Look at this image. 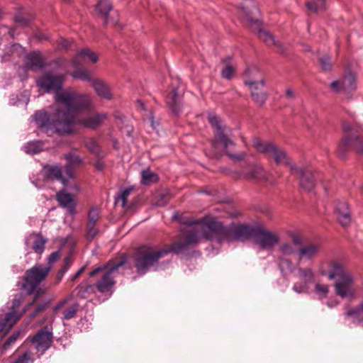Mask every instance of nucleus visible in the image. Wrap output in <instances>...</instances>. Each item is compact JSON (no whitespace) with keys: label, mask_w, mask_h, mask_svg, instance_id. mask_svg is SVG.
<instances>
[{"label":"nucleus","mask_w":363,"mask_h":363,"mask_svg":"<svg viewBox=\"0 0 363 363\" xmlns=\"http://www.w3.org/2000/svg\"><path fill=\"white\" fill-rule=\"evenodd\" d=\"M65 158L67 161V164L71 165H79L82 162V159L74 152H69L65 155Z\"/></svg>","instance_id":"09e8293b"},{"label":"nucleus","mask_w":363,"mask_h":363,"mask_svg":"<svg viewBox=\"0 0 363 363\" xmlns=\"http://www.w3.org/2000/svg\"><path fill=\"white\" fill-rule=\"evenodd\" d=\"M30 241H33L32 248L35 252L42 255L45 250L47 240L40 233H32L26 239L25 244L28 246Z\"/></svg>","instance_id":"bb28decb"},{"label":"nucleus","mask_w":363,"mask_h":363,"mask_svg":"<svg viewBox=\"0 0 363 363\" xmlns=\"http://www.w3.org/2000/svg\"><path fill=\"white\" fill-rule=\"evenodd\" d=\"M330 87L336 92H340L341 91H344V89L342 88V80L333 81L330 84Z\"/></svg>","instance_id":"052dcab7"},{"label":"nucleus","mask_w":363,"mask_h":363,"mask_svg":"<svg viewBox=\"0 0 363 363\" xmlns=\"http://www.w3.org/2000/svg\"><path fill=\"white\" fill-rule=\"evenodd\" d=\"M56 199L59 204L62 207L67 208L70 214L74 215L75 213L77 201L73 195L67 193L63 189L57 193Z\"/></svg>","instance_id":"5701e85b"},{"label":"nucleus","mask_w":363,"mask_h":363,"mask_svg":"<svg viewBox=\"0 0 363 363\" xmlns=\"http://www.w3.org/2000/svg\"><path fill=\"white\" fill-rule=\"evenodd\" d=\"M334 287L336 294L342 298H353L356 294L354 279L351 274L345 275L342 279H337Z\"/></svg>","instance_id":"9b49d317"},{"label":"nucleus","mask_w":363,"mask_h":363,"mask_svg":"<svg viewBox=\"0 0 363 363\" xmlns=\"http://www.w3.org/2000/svg\"><path fill=\"white\" fill-rule=\"evenodd\" d=\"M25 52L24 48L18 43H15L6 48V52L1 56L2 61H7L11 56L20 57Z\"/></svg>","instance_id":"473e14b6"},{"label":"nucleus","mask_w":363,"mask_h":363,"mask_svg":"<svg viewBox=\"0 0 363 363\" xmlns=\"http://www.w3.org/2000/svg\"><path fill=\"white\" fill-rule=\"evenodd\" d=\"M88 60L92 63H96L98 61V55L88 48H83L73 58L72 64L75 68H78Z\"/></svg>","instance_id":"b1692460"},{"label":"nucleus","mask_w":363,"mask_h":363,"mask_svg":"<svg viewBox=\"0 0 363 363\" xmlns=\"http://www.w3.org/2000/svg\"><path fill=\"white\" fill-rule=\"evenodd\" d=\"M15 21L17 23H19L21 24H22L23 26H26L28 24V21H26V19H24L22 16H21L20 15H17L15 17Z\"/></svg>","instance_id":"0e129e2a"},{"label":"nucleus","mask_w":363,"mask_h":363,"mask_svg":"<svg viewBox=\"0 0 363 363\" xmlns=\"http://www.w3.org/2000/svg\"><path fill=\"white\" fill-rule=\"evenodd\" d=\"M130 194V189H123L121 192L120 199L121 200V206L122 207H125L127 203L128 197Z\"/></svg>","instance_id":"5fc2aeb1"},{"label":"nucleus","mask_w":363,"mask_h":363,"mask_svg":"<svg viewBox=\"0 0 363 363\" xmlns=\"http://www.w3.org/2000/svg\"><path fill=\"white\" fill-rule=\"evenodd\" d=\"M34 359L30 351H26L21 354L16 355L11 363H33Z\"/></svg>","instance_id":"37998d69"},{"label":"nucleus","mask_w":363,"mask_h":363,"mask_svg":"<svg viewBox=\"0 0 363 363\" xmlns=\"http://www.w3.org/2000/svg\"><path fill=\"white\" fill-rule=\"evenodd\" d=\"M86 267L85 266H83L74 275H73L71 278H70V280L71 281H74L77 279H78V277L82 274V273L84 271Z\"/></svg>","instance_id":"e2e57ef3"},{"label":"nucleus","mask_w":363,"mask_h":363,"mask_svg":"<svg viewBox=\"0 0 363 363\" xmlns=\"http://www.w3.org/2000/svg\"><path fill=\"white\" fill-rule=\"evenodd\" d=\"M70 46V42L63 38L57 40V47L59 49H67Z\"/></svg>","instance_id":"13d9d810"},{"label":"nucleus","mask_w":363,"mask_h":363,"mask_svg":"<svg viewBox=\"0 0 363 363\" xmlns=\"http://www.w3.org/2000/svg\"><path fill=\"white\" fill-rule=\"evenodd\" d=\"M306 7L308 10L317 12L319 10L325 9V0H315V1H308L306 3Z\"/></svg>","instance_id":"49530a36"},{"label":"nucleus","mask_w":363,"mask_h":363,"mask_svg":"<svg viewBox=\"0 0 363 363\" xmlns=\"http://www.w3.org/2000/svg\"><path fill=\"white\" fill-rule=\"evenodd\" d=\"M320 65L323 70L328 71L331 68L330 58L328 55H324L320 58Z\"/></svg>","instance_id":"8fccbe9b"},{"label":"nucleus","mask_w":363,"mask_h":363,"mask_svg":"<svg viewBox=\"0 0 363 363\" xmlns=\"http://www.w3.org/2000/svg\"><path fill=\"white\" fill-rule=\"evenodd\" d=\"M238 178L247 180H262L267 181V174L262 166L251 164L249 171L246 173H238Z\"/></svg>","instance_id":"4be33fe9"},{"label":"nucleus","mask_w":363,"mask_h":363,"mask_svg":"<svg viewBox=\"0 0 363 363\" xmlns=\"http://www.w3.org/2000/svg\"><path fill=\"white\" fill-rule=\"evenodd\" d=\"M64 82V75L46 72L37 79L36 84L40 89H44L46 93H54L56 101L57 94H61L64 91L62 90Z\"/></svg>","instance_id":"1a4fd4ad"},{"label":"nucleus","mask_w":363,"mask_h":363,"mask_svg":"<svg viewBox=\"0 0 363 363\" xmlns=\"http://www.w3.org/2000/svg\"><path fill=\"white\" fill-rule=\"evenodd\" d=\"M62 318L69 320L76 316L79 308V304L77 301L72 300V295H69L60 301H59L53 308V311L57 313L60 310L62 309Z\"/></svg>","instance_id":"2eb2a0df"},{"label":"nucleus","mask_w":363,"mask_h":363,"mask_svg":"<svg viewBox=\"0 0 363 363\" xmlns=\"http://www.w3.org/2000/svg\"><path fill=\"white\" fill-rule=\"evenodd\" d=\"M245 83L249 86L253 101L259 106L263 105L267 99V94L264 91V81H246Z\"/></svg>","instance_id":"a211bd4d"},{"label":"nucleus","mask_w":363,"mask_h":363,"mask_svg":"<svg viewBox=\"0 0 363 363\" xmlns=\"http://www.w3.org/2000/svg\"><path fill=\"white\" fill-rule=\"evenodd\" d=\"M86 148L92 153L97 156H100V147L96 141L93 138H89L85 142Z\"/></svg>","instance_id":"de8ad7c7"},{"label":"nucleus","mask_w":363,"mask_h":363,"mask_svg":"<svg viewBox=\"0 0 363 363\" xmlns=\"http://www.w3.org/2000/svg\"><path fill=\"white\" fill-rule=\"evenodd\" d=\"M291 174L300 175V185L305 191H310L314 187L313 176L312 172L306 168H299L296 165L291 166Z\"/></svg>","instance_id":"6ab92c4d"},{"label":"nucleus","mask_w":363,"mask_h":363,"mask_svg":"<svg viewBox=\"0 0 363 363\" xmlns=\"http://www.w3.org/2000/svg\"><path fill=\"white\" fill-rule=\"evenodd\" d=\"M96 9L106 21L108 13L112 9V4L108 0H99L98 4L96 5Z\"/></svg>","instance_id":"c9c22d12"},{"label":"nucleus","mask_w":363,"mask_h":363,"mask_svg":"<svg viewBox=\"0 0 363 363\" xmlns=\"http://www.w3.org/2000/svg\"><path fill=\"white\" fill-rule=\"evenodd\" d=\"M157 200L156 201V204L157 206H164L165 205L169 200L170 196L169 193H160L157 195Z\"/></svg>","instance_id":"603ef678"},{"label":"nucleus","mask_w":363,"mask_h":363,"mask_svg":"<svg viewBox=\"0 0 363 363\" xmlns=\"http://www.w3.org/2000/svg\"><path fill=\"white\" fill-rule=\"evenodd\" d=\"M337 218L339 223L343 226H347L350 224L352 218L351 212L347 202L339 201L336 206Z\"/></svg>","instance_id":"a878e982"},{"label":"nucleus","mask_w":363,"mask_h":363,"mask_svg":"<svg viewBox=\"0 0 363 363\" xmlns=\"http://www.w3.org/2000/svg\"><path fill=\"white\" fill-rule=\"evenodd\" d=\"M345 316L354 324H361L363 326V302L357 308L346 311Z\"/></svg>","instance_id":"7c9ffc66"},{"label":"nucleus","mask_w":363,"mask_h":363,"mask_svg":"<svg viewBox=\"0 0 363 363\" xmlns=\"http://www.w3.org/2000/svg\"><path fill=\"white\" fill-rule=\"evenodd\" d=\"M255 244L260 250H272L278 244L280 238L275 232L258 227L254 230Z\"/></svg>","instance_id":"9d476101"},{"label":"nucleus","mask_w":363,"mask_h":363,"mask_svg":"<svg viewBox=\"0 0 363 363\" xmlns=\"http://www.w3.org/2000/svg\"><path fill=\"white\" fill-rule=\"evenodd\" d=\"M242 11L245 16L246 21L252 29L257 30L258 38L266 43L268 46H275L282 52V47L281 43L276 40L274 35L269 31L262 30L260 28L261 22L258 18L259 15V11L256 6H253L250 12L245 11L244 8H242Z\"/></svg>","instance_id":"423d86ee"},{"label":"nucleus","mask_w":363,"mask_h":363,"mask_svg":"<svg viewBox=\"0 0 363 363\" xmlns=\"http://www.w3.org/2000/svg\"><path fill=\"white\" fill-rule=\"evenodd\" d=\"M182 231L183 238L179 242L172 244L169 247L160 250H154L150 245H143L139 247L135 254V267L137 273L144 275L151 268L158 270L160 268L159 261L161 258L164 257L171 252L177 254L197 243L196 236H191V233H186L185 226Z\"/></svg>","instance_id":"7ed1b4c3"},{"label":"nucleus","mask_w":363,"mask_h":363,"mask_svg":"<svg viewBox=\"0 0 363 363\" xmlns=\"http://www.w3.org/2000/svg\"><path fill=\"white\" fill-rule=\"evenodd\" d=\"M72 257L71 255H67L63 262V265L62 267V269H65V271H68L70 267L72 264Z\"/></svg>","instance_id":"4d7b16f0"},{"label":"nucleus","mask_w":363,"mask_h":363,"mask_svg":"<svg viewBox=\"0 0 363 363\" xmlns=\"http://www.w3.org/2000/svg\"><path fill=\"white\" fill-rule=\"evenodd\" d=\"M41 173L43 177L48 180L60 181L64 186H68V184H67V179L62 174V168L58 165H45L43 168Z\"/></svg>","instance_id":"412c9836"},{"label":"nucleus","mask_w":363,"mask_h":363,"mask_svg":"<svg viewBox=\"0 0 363 363\" xmlns=\"http://www.w3.org/2000/svg\"><path fill=\"white\" fill-rule=\"evenodd\" d=\"M106 118L107 114L104 112L88 115L86 117H81V116H79L74 119V125H80L86 128L96 129L100 126Z\"/></svg>","instance_id":"f3484780"},{"label":"nucleus","mask_w":363,"mask_h":363,"mask_svg":"<svg viewBox=\"0 0 363 363\" xmlns=\"http://www.w3.org/2000/svg\"><path fill=\"white\" fill-rule=\"evenodd\" d=\"M50 271V266H43V264L34 265L26 272L22 288L28 294H32L40 283L46 279Z\"/></svg>","instance_id":"6e6552de"},{"label":"nucleus","mask_w":363,"mask_h":363,"mask_svg":"<svg viewBox=\"0 0 363 363\" xmlns=\"http://www.w3.org/2000/svg\"><path fill=\"white\" fill-rule=\"evenodd\" d=\"M321 251V245L315 242H310L300 246L297 250L298 263L303 262H313Z\"/></svg>","instance_id":"4468645a"},{"label":"nucleus","mask_w":363,"mask_h":363,"mask_svg":"<svg viewBox=\"0 0 363 363\" xmlns=\"http://www.w3.org/2000/svg\"><path fill=\"white\" fill-rule=\"evenodd\" d=\"M47 305L46 302L39 304L31 314V318H34L38 313L43 311L46 308Z\"/></svg>","instance_id":"680f3d73"},{"label":"nucleus","mask_w":363,"mask_h":363,"mask_svg":"<svg viewBox=\"0 0 363 363\" xmlns=\"http://www.w3.org/2000/svg\"><path fill=\"white\" fill-rule=\"evenodd\" d=\"M341 80L344 91H351L356 88V77L354 74L348 73Z\"/></svg>","instance_id":"e433bc0d"},{"label":"nucleus","mask_w":363,"mask_h":363,"mask_svg":"<svg viewBox=\"0 0 363 363\" xmlns=\"http://www.w3.org/2000/svg\"><path fill=\"white\" fill-rule=\"evenodd\" d=\"M279 252L283 255H296L297 250L294 248V247L288 242L281 243L278 248Z\"/></svg>","instance_id":"c03bdc74"},{"label":"nucleus","mask_w":363,"mask_h":363,"mask_svg":"<svg viewBox=\"0 0 363 363\" xmlns=\"http://www.w3.org/2000/svg\"><path fill=\"white\" fill-rule=\"evenodd\" d=\"M73 165H71L69 164H67L65 165V177L67 180V179H72L74 177V169H73Z\"/></svg>","instance_id":"bf43d9fd"},{"label":"nucleus","mask_w":363,"mask_h":363,"mask_svg":"<svg viewBox=\"0 0 363 363\" xmlns=\"http://www.w3.org/2000/svg\"><path fill=\"white\" fill-rule=\"evenodd\" d=\"M208 120L211 126L215 129L214 138L211 142V147L214 152L223 150L232 160L240 161L245 159L246 153H233L235 147V142L227 134L228 128L223 125L219 118L215 114H209Z\"/></svg>","instance_id":"20e7f679"},{"label":"nucleus","mask_w":363,"mask_h":363,"mask_svg":"<svg viewBox=\"0 0 363 363\" xmlns=\"http://www.w3.org/2000/svg\"><path fill=\"white\" fill-rule=\"evenodd\" d=\"M252 143L257 152L272 156L277 164L289 166L290 169L291 165H296L291 163V158L286 155V152L274 143L264 142L257 138L253 139Z\"/></svg>","instance_id":"0eeeda50"},{"label":"nucleus","mask_w":363,"mask_h":363,"mask_svg":"<svg viewBox=\"0 0 363 363\" xmlns=\"http://www.w3.org/2000/svg\"><path fill=\"white\" fill-rule=\"evenodd\" d=\"M56 103L59 107L53 114L37 111L33 115L38 128L48 133L63 135L72 133L74 119L80 116V112L93 108V100L90 95L79 94L70 89L57 94Z\"/></svg>","instance_id":"f257e3e1"},{"label":"nucleus","mask_w":363,"mask_h":363,"mask_svg":"<svg viewBox=\"0 0 363 363\" xmlns=\"http://www.w3.org/2000/svg\"><path fill=\"white\" fill-rule=\"evenodd\" d=\"M23 294L21 293L17 294L14 296L11 306H8V308L12 311H18V309L23 303Z\"/></svg>","instance_id":"a18cd8bd"},{"label":"nucleus","mask_w":363,"mask_h":363,"mask_svg":"<svg viewBox=\"0 0 363 363\" xmlns=\"http://www.w3.org/2000/svg\"><path fill=\"white\" fill-rule=\"evenodd\" d=\"M314 291L318 295L319 299L328 298L329 294V286L328 284L317 282L314 286Z\"/></svg>","instance_id":"a19ab883"},{"label":"nucleus","mask_w":363,"mask_h":363,"mask_svg":"<svg viewBox=\"0 0 363 363\" xmlns=\"http://www.w3.org/2000/svg\"><path fill=\"white\" fill-rule=\"evenodd\" d=\"M61 256V252L60 250H58V251H55V252H52L48 258V262L50 264H53L54 262H57L59 258Z\"/></svg>","instance_id":"6e6d98bb"},{"label":"nucleus","mask_w":363,"mask_h":363,"mask_svg":"<svg viewBox=\"0 0 363 363\" xmlns=\"http://www.w3.org/2000/svg\"><path fill=\"white\" fill-rule=\"evenodd\" d=\"M70 75L74 79H79L83 81L89 82L91 84V81L95 79V78L91 77V72L85 68L78 69L76 71L71 72Z\"/></svg>","instance_id":"f704fd0d"},{"label":"nucleus","mask_w":363,"mask_h":363,"mask_svg":"<svg viewBox=\"0 0 363 363\" xmlns=\"http://www.w3.org/2000/svg\"><path fill=\"white\" fill-rule=\"evenodd\" d=\"M285 94H286V96L289 98V99H294L295 98V93L294 91L289 88L286 90L285 91Z\"/></svg>","instance_id":"69168bd1"},{"label":"nucleus","mask_w":363,"mask_h":363,"mask_svg":"<svg viewBox=\"0 0 363 363\" xmlns=\"http://www.w3.org/2000/svg\"><path fill=\"white\" fill-rule=\"evenodd\" d=\"M289 236L291 238L293 244L296 246L302 245L303 238L298 233L294 232H290Z\"/></svg>","instance_id":"3c124183"},{"label":"nucleus","mask_w":363,"mask_h":363,"mask_svg":"<svg viewBox=\"0 0 363 363\" xmlns=\"http://www.w3.org/2000/svg\"><path fill=\"white\" fill-rule=\"evenodd\" d=\"M96 290L95 285L81 283L75 288L73 294L78 298L91 299L93 296L96 295Z\"/></svg>","instance_id":"c85d7f7f"},{"label":"nucleus","mask_w":363,"mask_h":363,"mask_svg":"<svg viewBox=\"0 0 363 363\" xmlns=\"http://www.w3.org/2000/svg\"><path fill=\"white\" fill-rule=\"evenodd\" d=\"M330 272L328 274L330 280L335 279V278L342 279L345 275H348L350 273L344 271L343 266L337 262H332L330 263Z\"/></svg>","instance_id":"72a5a7b5"},{"label":"nucleus","mask_w":363,"mask_h":363,"mask_svg":"<svg viewBox=\"0 0 363 363\" xmlns=\"http://www.w3.org/2000/svg\"><path fill=\"white\" fill-rule=\"evenodd\" d=\"M141 182L145 185L156 183L159 177L154 172H151L149 169H144L141 172Z\"/></svg>","instance_id":"58836bf2"},{"label":"nucleus","mask_w":363,"mask_h":363,"mask_svg":"<svg viewBox=\"0 0 363 363\" xmlns=\"http://www.w3.org/2000/svg\"><path fill=\"white\" fill-rule=\"evenodd\" d=\"M69 189L72 190V191H74L76 192H79V187L78 186L77 184L76 183H73L72 184L69 186Z\"/></svg>","instance_id":"774afa93"},{"label":"nucleus","mask_w":363,"mask_h":363,"mask_svg":"<svg viewBox=\"0 0 363 363\" xmlns=\"http://www.w3.org/2000/svg\"><path fill=\"white\" fill-rule=\"evenodd\" d=\"M33 303V301L28 304L21 311H10L6 313L5 317L0 318V332L6 330H10L16 322L21 318V316L26 312L28 308Z\"/></svg>","instance_id":"aec40b11"},{"label":"nucleus","mask_w":363,"mask_h":363,"mask_svg":"<svg viewBox=\"0 0 363 363\" xmlns=\"http://www.w3.org/2000/svg\"><path fill=\"white\" fill-rule=\"evenodd\" d=\"M43 149V144L40 141H31L24 146V150L28 154H38Z\"/></svg>","instance_id":"ea45409f"},{"label":"nucleus","mask_w":363,"mask_h":363,"mask_svg":"<svg viewBox=\"0 0 363 363\" xmlns=\"http://www.w3.org/2000/svg\"><path fill=\"white\" fill-rule=\"evenodd\" d=\"M165 102L174 114H179L182 108V96L177 93L176 87H173L171 92L166 96Z\"/></svg>","instance_id":"393cba45"},{"label":"nucleus","mask_w":363,"mask_h":363,"mask_svg":"<svg viewBox=\"0 0 363 363\" xmlns=\"http://www.w3.org/2000/svg\"><path fill=\"white\" fill-rule=\"evenodd\" d=\"M100 219V210L96 206H92L88 213V220L86 226L85 236L91 240L99 233L97 223Z\"/></svg>","instance_id":"dca6fc26"},{"label":"nucleus","mask_w":363,"mask_h":363,"mask_svg":"<svg viewBox=\"0 0 363 363\" xmlns=\"http://www.w3.org/2000/svg\"><path fill=\"white\" fill-rule=\"evenodd\" d=\"M345 147H352L357 152L363 151V138L357 134H352L342 142Z\"/></svg>","instance_id":"2f4dec72"},{"label":"nucleus","mask_w":363,"mask_h":363,"mask_svg":"<svg viewBox=\"0 0 363 363\" xmlns=\"http://www.w3.org/2000/svg\"><path fill=\"white\" fill-rule=\"evenodd\" d=\"M185 224V231L196 236L197 243L201 238L218 243L244 240L253 236L255 229L250 226L232 223L223 226L221 223L212 218H203L200 220L187 219L182 222Z\"/></svg>","instance_id":"f03ea898"},{"label":"nucleus","mask_w":363,"mask_h":363,"mask_svg":"<svg viewBox=\"0 0 363 363\" xmlns=\"http://www.w3.org/2000/svg\"><path fill=\"white\" fill-rule=\"evenodd\" d=\"M20 334V331H16L13 334H12L8 339L5 341L3 345V348L4 350H7L11 344H13L17 339Z\"/></svg>","instance_id":"864d4df0"},{"label":"nucleus","mask_w":363,"mask_h":363,"mask_svg":"<svg viewBox=\"0 0 363 363\" xmlns=\"http://www.w3.org/2000/svg\"><path fill=\"white\" fill-rule=\"evenodd\" d=\"M91 86L99 97L106 100H110L112 99V94L111 92L110 88L108 85L104 81L99 79H95L94 81H91Z\"/></svg>","instance_id":"c756f323"},{"label":"nucleus","mask_w":363,"mask_h":363,"mask_svg":"<svg viewBox=\"0 0 363 363\" xmlns=\"http://www.w3.org/2000/svg\"><path fill=\"white\" fill-rule=\"evenodd\" d=\"M126 264L125 260H121L118 262L109 261L106 264L96 267L89 275L91 277L100 274L101 277L95 284L96 290L104 294L111 295L116 284L114 278L120 267Z\"/></svg>","instance_id":"39448f33"},{"label":"nucleus","mask_w":363,"mask_h":363,"mask_svg":"<svg viewBox=\"0 0 363 363\" xmlns=\"http://www.w3.org/2000/svg\"><path fill=\"white\" fill-rule=\"evenodd\" d=\"M230 59V57H228L223 60L224 67L220 72L221 77L228 80L233 78L235 72V67L232 64L228 62Z\"/></svg>","instance_id":"4c0bfd02"},{"label":"nucleus","mask_w":363,"mask_h":363,"mask_svg":"<svg viewBox=\"0 0 363 363\" xmlns=\"http://www.w3.org/2000/svg\"><path fill=\"white\" fill-rule=\"evenodd\" d=\"M31 342L35 345V350L40 353V355L43 354L50 347L52 342V328L45 325L33 336Z\"/></svg>","instance_id":"f8f14e48"},{"label":"nucleus","mask_w":363,"mask_h":363,"mask_svg":"<svg viewBox=\"0 0 363 363\" xmlns=\"http://www.w3.org/2000/svg\"><path fill=\"white\" fill-rule=\"evenodd\" d=\"M338 304H339V302H338L337 301H336V300L331 301H328V302L326 303V305H327L329 308H334V307L337 306Z\"/></svg>","instance_id":"338daca9"},{"label":"nucleus","mask_w":363,"mask_h":363,"mask_svg":"<svg viewBox=\"0 0 363 363\" xmlns=\"http://www.w3.org/2000/svg\"><path fill=\"white\" fill-rule=\"evenodd\" d=\"M277 262L281 273L284 272H291L294 269L293 262L288 258L279 257Z\"/></svg>","instance_id":"79ce46f5"},{"label":"nucleus","mask_w":363,"mask_h":363,"mask_svg":"<svg viewBox=\"0 0 363 363\" xmlns=\"http://www.w3.org/2000/svg\"><path fill=\"white\" fill-rule=\"evenodd\" d=\"M44 66L43 59L39 52L34 51L26 56V69H40Z\"/></svg>","instance_id":"cd10ccee"},{"label":"nucleus","mask_w":363,"mask_h":363,"mask_svg":"<svg viewBox=\"0 0 363 363\" xmlns=\"http://www.w3.org/2000/svg\"><path fill=\"white\" fill-rule=\"evenodd\" d=\"M297 277L301 281L295 283L292 289L297 294H306L309 290V284L313 281L315 273L311 267H298Z\"/></svg>","instance_id":"ddd939ff"}]
</instances>
